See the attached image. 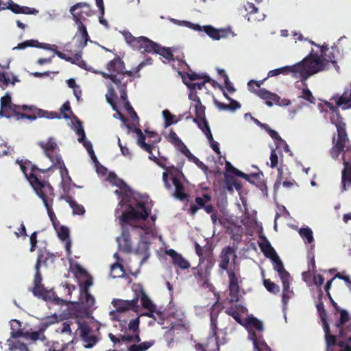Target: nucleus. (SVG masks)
Wrapping results in <instances>:
<instances>
[{
    "label": "nucleus",
    "mask_w": 351,
    "mask_h": 351,
    "mask_svg": "<svg viewBox=\"0 0 351 351\" xmlns=\"http://www.w3.org/2000/svg\"><path fill=\"white\" fill-rule=\"evenodd\" d=\"M263 128H264L269 135L271 136V138L274 141L276 145L277 146H280L281 144H285L287 147H288V145L285 143V141L279 136L278 133L270 128V127L268 125H263Z\"/></svg>",
    "instance_id": "nucleus-44"
},
{
    "label": "nucleus",
    "mask_w": 351,
    "mask_h": 351,
    "mask_svg": "<svg viewBox=\"0 0 351 351\" xmlns=\"http://www.w3.org/2000/svg\"><path fill=\"white\" fill-rule=\"evenodd\" d=\"M140 295L141 302L143 308H156V305L153 303V302L150 300V298L148 297V295L145 293V292L143 290H141Z\"/></svg>",
    "instance_id": "nucleus-46"
},
{
    "label": "nucleus",
    "mask_w": 351,
    "mask_h": 351,
    "mask_svg": "<svg viewBox=\"0 0 351 351\" xmlns=\"http://www.w3.org/2000/svg\"><path fill=\"white\" fill-rule=\"evenodd\" d=\"M162 116L165 119V128H168L178 121V120L176 119L175 115L171 114L168 110L162 111Z\"/></svg>",
    "instance_id": "nucleus-54"
},
{
    "label": "nucleus",
    "mask_w": 351,
    "mask_h": 351,
    "mask_svg": "<svg viewBox=\"0 0 351 351\" xmlns=\"http://www.w3.org/2000/svg\"><path fill=\"white\" fill-rule=\"evenodd\" d=\"M75 16L76 18V22L75 23L77 27L75 37H81L80 43V45L84 47L87 45V42L89 40L90 38L87 32L86 27L84 24V22L81 21L80 17H79L78 16Z\"/></svg>",
    "instance_id": "nucleus-26"
},
{
    "label": "nucleus",
    "mask_w": 351,
    "mask_h": 351,
    "mask_svg": "<svg viewBox=\"0 0 351 351\" xmlns=\"http://www.w3.org/2000/svg\"><path fill=\"white\" fill-rule=\"evenodd\" d=\"M332 99H335V103L338 106L350 103L351 101V88L350 89H346L341 96L333 97Z\"/></svg>",
    "instance_id": "nucleus-45"
},
{
    "label": "nucleus",
    "mask_w": 351,
    "mask_h": 351,
    "mask_svg": "<svg viewBox=\"0 0 351 351\" xmlns=\"http://www.w3.org/2000/svg\"><path fill=\"white\" fill-rule=\"evenodd\" d=\"M213 102L215 106L219 110H230L232 112L235 111L237 109H239L241 108V104L234 99H231L230 101L229 104H226L224 103L220 102L215 98L213 99Z\"/></svg>",
    "instance_id": "nucleus-32"
},
{
    "label": "nucleus",
    "mask_w": 351,
    "mask_h": 351,
    "mask_svg": "<svg viewBox=\"0 0 351 351\" xmlns=\"http://www.w3.org/2000/svg\"><path fill=\"white\" fill-rule=\"evenodd\" d=\"M40 43L38 40H28L25 42L21 43L18 44V45L13 48V50L14 49H24L26 47H40L39 46Z\"/></svg>",
    "instance_id": "nucleus-63"
},
{
    "label": "nucleus",
    "mask_w": 351,
    "mask_h": 351,
    "mask_svg": "<svg viewBox=\"0 0 351 351\" xmlns=\"http://www.w3.org/2000/svg\"><path fill=\"white\" fill-rule=\"evenodd\" d=\"M154 53L159 54L168 62L174 60V56L171 48L162 47L160 44H158V47L156 48Z\"/></svg>",
    "instance_id": "nucleus-40"
},
{
    "label": "nucleus",
    "mask_w": 351,
    "mask_h": 351,
    "mask_svg": "<svg viewBox=\"0 0 351 351\" xmlns=\"http://www.w3.org/2000/svg\"><path fill=\"white\" fill-rule=\"evenodd\" d=\"M263 285L269 292L274 294L278 293L280 291L278 285L271 282L269 279H264Z\"/></svg>",
    "instance_id": "nucleus-59"
},
{
    "label": "nucleus",
    "mask_w": 351,
    "mask_h": 351,
    "mask_svg": "<svg viewBox=\"0 0 351 351\" xmlns=\"http://www.w3.org/2000/svg\"><path fill=\"white\" fill-rule=\"evenodd\" d=\"M204 32L212 39L219 40L225 38L232 34L230 28L217 29L211 25L205 27Z\"/></svg>",
    "instance_id": "nucleus-18"
},
{
    "label": "nucleus",
    "mask_w": 351,
    "mask_h": 351,
    "mask_svg": "<svg viewBox=\"0 0 351 351\" xmlns=\"http://www.w3.org/2000/svg\"><path fill=\"white\" fill-rule=\"evenodd\" d=\"M299 234L304 240H306V242L308 243H311L314 241L313 231L308 227L300 228Z\"/></svg>",
    "instance_id": "nucleus-51"
},
{
    "label": "nucleus",
    "mask_w": 351,
    "mask_h": 351,
    "mask_svg": "<svg viewBox=\"0 0 351 351\" xmlns=\"http://www.w3.org/2000/svg\"><path fill=\"white\" fill-rule=\"evenodd\" d=\"M172 183L175 187L174 196L180 199L184 200L187 197L188 195L184 192V187L181 181L176 176H173L172 178Z\"/></svg>",
    "instance_id": "nucleus-30"
},
{
    "label": "nucleus",
    "mask_w": 351,
    "mask_h": 351,
    "mask_svg": "<svg viewBox=\"0 0 351 351\" xmlns=\"http://www.w3.org/2000/svg\"><path fill=\"white\" fill-rule=\"evenodd\" d=\"M228 290L230 295V298H228L229 302L230 303L238 302L239 300V285H229Z\"/></svg>",
    "instance_id": "nucleus-48"
},
{
    "label": "nucleus",
    "mask_w": 351,
    "mask_h": 351,
    "mask_svg": "<svg viewBox=\"0 0 351 351\" xmlns=\"http://www.w3.org/2000/svg\"><path fill=\"white\" fill-rule=\"evenodd\" d=\"M53 51L56 55H57L60 58L63 59L66 61L70 62L73 64H76L77 61L80 60L82 58V53L77 52L75 54L74 57L67 56L65 53L58 51L57 48L53 47V49H50Z\"/></svg>",
    "instance_id": "nucleus-43"
},
{
    "label": "nucleus",
    "mask_w": 351,
    "mask_h": 351,
    "mask_svg": "<svg viewBox=\"0 0 351 351\" xmlns=\"http://www.w3.org/2000/svg\"><path fill=\"white\" fill-rule=\"evenodd\" d=\"M202 80H203V81L202 82H187L186 77H183L184 83L191 90H196V89L201 90L205 86L206 83L210 82L211 80L210 77L207 75H204V76L202 77Z\"/></svg>",
    "instance_id": "nucleus-42"
},
{
    "label": "nucleus",
    "mask_w": 351,
    "mask_h": 351,
    "mask_svg": "<svg viewBox=\"0 0 351 351\" xmlns=\"http://www.w3.org/2000/svg\"><path fill=\"white\" fill-rule=\"evenodd\" d=\"M245 10L247 12V14L250 15V16L252 18V19L258 21L261 19L263 14L259 16H253V15L258 14L259 11L258 8L256 7L254 3H247L245 5Z\"/></svg>",
    "instance_id": "nucleus-55"
},
{
    "label": "nucleus",
    "mask_w": 351,
    "mask_h": 351,
    "mask_svg": "<svg viewBox=\"0 0 351 351\" xmlns=\"http://www.w3.org/2000/svg\"><path fill=\"white\" fill-rule=\"evenodd\" d=\"M309 42L311 45L320 48L321 56L323 57L324 60H326V64H328L329 62H331L333 64H337V57L339 54V50L337 46H332L329 51L328 45L327 44L324 43L322 45H319L315 43L312 40H310Z\"/></svg>",
    "instance_id": "nucleus-14"
},
{
    "label": "nucleus",
    "mask_w": 351,
    "mask_h": 351,
    "mask_svg": "<svg viewBox=\"0 0 351 351\" xmlns=\"http://www.w3.org/2000/svg\"><path fill=\"white\" fill-rule=\"evenodd\" d=\"M122 35L131 47L142 53H154L156 48L158 47V43L154 42L147 37H135L128 30H124Z\"/></svg>",
    "instance_id": "nucleus-7"
},
{
    "label": "nucleus",
    "mask_w": 351,
    "mask_h": 351,
    "mask_svg": "<svg viewBox=\"0 0 351 351\" xmlns=\"http://www.w3.org/2000/svg\"><path fill=\"white\" fill-rule=\"evenodd\" d=\"M249 339L252 341L254 349L258 348L260 346V343L263 341L262 336L258 337L256 332L252 329H248Z\"/></svg>",
    "instance_id": "nucleus-58"
},
{
    "label": "nucleus",
    "mask_w": 351,
    "mask_h": 351,
    "mask_svg": "<svg viewBox=\"0 0 351 351\" xmlns=\"http://www.w3.org/2000/svg\"><path fill=\"white\" fill-rule=\"evenodd\" d=\"M174 147L182 154H183L189 159H191L193 155L191 153L189 149L186 147L184 143L180 140Z\"/></svg>",
    "instance_id": "nucleus-62"
},
{
    "label": "nucleus",
    "mask_w": 351,
    "mask_h": 351,
    "mask_svg": "<svg viewBox=\"0 0 351 351\" xmlns=\"http://www.w3.org/2000/svg\"><path fill=\"white\" fill-rule=\"evenodd\" d=\"M146 137L145 134L143 133L141 135L138 136L137 144L140 146L143 150L146 151L149 154H152V150L154 149V145L151 144H148L145 143Z\"/></svg>",
    "instance_id": "nucleus-53"
},
{
    "label": "nucleus",
    "mask_w": 351,
    "mask_h": 351,
    "mask_svg": "<svg viewBox=\"0 0 351 351\" xmlns=\"http://www.w3.org/2000/svg\"><path fill=\"white\" fill-rule=\"evenodd\" d=\"M138 297L131 300L114 299L112 302V304L116 308L117 312L122 313L129 310H135V308L138 307Z\"/></svg>",
    "instance_id": "nucleus-16"
},
{
    "label": "nucleus",
    "mask_w": 351,
    "mask_h": 351,
    "mask_svg": "<svg viewBox=\"0 0 351 351\" xmlns=\"http://www.w3.org/2000/svg\"><path fill=\"white\" fill-rule=\"evenodd\" d=\"M39 298L43 299L45 301H53L54 304L58 305H64L67 303L66 300L58 298L53 291L47 289L45 291L43 295H40Z\"/></svg>",
    "instance_id": "nucleus-37"
},
{
    "label": "nucleus",
    "mask_w": 351,
    "mask_h": 351,
    "mask_svg": "<svg viewBox=\"0 0 351 351\" xmlns=\"http://www.w3.org/2000/svg\"><path fill=\"white\" fill-rule=\"evenodd\" d=\"M18 81L15 75H12V80L8 76V74L4 72H0V86L5 88L10 83L14 84Z\"/></svg>",
    "instance_id": "nucleus-50"
},
{
    "label": "nucleus",
    "mask_w": 351,
    "mask_h": 351,
    "mask_svg": "<svg viewBox=\"0 0 351 351\" xmlns=\"http://www.w3.org/2000/svg\"><path fill=\"white\" fill-rule=\"evenodd\" d=\"M119 250L129 254L132 252L131 237L129 232L123 230L121 235L117 239Z\"/></svg>",
    "instance_id": "nucleus-21"
},
{
    "label": "nucleus",
    "mask_w": 351,
    "mask_h": 351,
    "mask_svg": "<svg viewBox=\"0 0 351 351\" xmlns=\"http://www.w3.org/2000/svg\"><path fill=\"white\" fill-rule=\"evenodd\" d=\"M335 332L336 333L334 335L335 343L331 345L330 347L337 345L340 348L339 351H351V336H349L350 333L348 334L346 337L342 338L339 336V332L337 331V328H335Z\"/></svg>",
    "instance_id": "nucleus-28"
},
{
    "label": "nucleus",
    "mask_w": 351,
    "mask_h": 351,
    "mask_svg": "<svg viewBox=\"0 0 351 351\" xmlns=\"http://www.w3.org/2000/svg\"><path fill=\"white\" fill-rule=\"evenodd\" d=\"M125 274L123 266L117 262L114 263L111 266L110 276L115 278L123 277Z\"/></svg>",
    "instance_id": "nucleus-47"
},
{
    "label": "nucleus",
    "mask_w": 351,
    "mask_h": 351,
    "mask_svg": "<svg viewBox=\"0 0 351 351\" xmlns=\"http://www.w3.org/2000/svg\"><path fill=\"white\" fill-rule=\"evenodd\" d=\"M300 65L298 64H296L293 66H286L281 68L278 69V74H287L289 73H300Z\"/></svg>",
    "instance_id": "nucleus-57"
},
{
    "label": "nucleus",
    "mask_w": 351,
    "mask_h": 351,
    "mask_svg": "<svg viewBox=\"0 0 351 351\" xmlns=\"http://www.w3.org/2000/svg\"><path fill=\"white\" fill-rule=\"evenodd\" d=\"M246 328L253 326L257 330L262 332L263 330V322L254 317H248L246 320Z\"/></svg>",
    "instance_id": "nucleus-52"
},
{
    "label": "nucleus",
    "mask_w": 351,
    "mask_h": 351,
    "mask_svg": "<svg viewBox=\"0 0 351 351\" xmlns=\"http://www.w3.org/2000/svg\"><path fill=\"white\" fill-rule=\"evenodd\" d=\"M225 339H219V337L208 336L207 339L206 348L208 351H219V346L225 343Z\"/></svg>",
    "instance_id": "nucleus-35"
},
{
    "label": "nucleus",
    "mask_w": 351,
    "mask_h": 351,
    "mask_svg": "<svg viewBox=\"0 0 351 351\" xmlns=\"http://www.w3.org/2000/svg\"><path fill=\"white\" fill-rule=\"evenodd\" d=\"M232 173H234L235 176L244 178L245 180L252 182L251 178L257 179L259 177V175L258 173H252L250 175H247L239 169L236 168H232Z\"/></svg>",
    "instance_id": "nucleus-61"
},
{
    "label": "nucleus",
    "mask_w": 351,
    "mask_h": 351,
    "mask_svg": "<svg viewBox=\"0 0 351 351\" xmlns=\"http://www.w3.org/2000/svg\"><path fill=\"white\" fill-rule=\"evenodd\" d=\"M136 208L138 209L130 206V210L128 212H123L121 214L119 219L122 226L129 223L132 220H145L148 218L149 213L147 210L143 202H137Z\"/></svg>",
    "instance_id": "nucleus-8"
},
{
    "label": "nucleus",
    "mask_w": 351,
    "mask_h": 351,
    "mask_svg": "<svg viewBox=\"0 0 351 351\" xmlns=\"http://www.w3.org/2000/svg\"><path fill=\"white\" fill-rule=\"evenodd\" d=\"M298 64L300 66V73L307 74V75H312L322 71L327 66L326 60L321 55L319 56L317 53H313V50Z\"/></svg>",
    "instance_id": "nucleus-6"
},
{
    "label": "nucleus",
    "mask_w": 351,
    "mask_h": 351,
    "mask_svg": "<svg viewBox=\"0 0 351 351\" xmlns=\"http://www.w3.org/2000/svg\"><path fill=\"white\" fill-rule=\"evenodd\" d=\"M149 244V242L144 239H141L134 250V253L136 254L143 256V258L141 261V263L145 262L150 256Z\"/></svg>",
    "instance_id": "nucleus-29"
},
{
    "label": "nucleus",
    "mask_w": 351,
    "mask_h": 351,
    "mask_svg": "<svg viewBox=\"0 0 351 351\" xmlns=\"http://www.w3.org/2000/svg\"><path fill=\"white\" fill-rule=\"evenodd\" d=\"M50 257H52V254L50 252L47 251L45 249H39L38 251L35 269L40 267L42 264H46Z\"/></svg>",
    "instance_id": "nucleus-41"
},
{
    "label": "nucleus",
    "mask_w": 351,
    "mask_h": 351,
    "mask_svg": "<svg viewBox=\"0 0 351 351\" xmlns=\"http://www.w3.org/2000/svg\"><path fill=\"white\" fill-rule=\"evenodd\" d=\"M108 92L106 94V99L107 102L111 106L112 108L117 112L119 115V119L123 123L127 121L125 117L119 110L115 101L117 98V95L114 90V87L112 84H107Z\"/></svg>",
    "instance_id": "nucleus-17"
},
{
    "label": "nucleus",
    "mask_w": 351,
    "mask_h": 351,
    "mask_svg": "<svg viewBox=\"0 0 351 351\" xmlns=\"http://www.w3.org/2000/svg\"><path fill=\"white\" fill-rule=\"evenodd\" d=\"M77 323L78 324L77 330L79 331L81 339L84 342V348H93L97 343L99 338L93 333L91 327L86 322H81L77 319Z\"/></svg>",
    "instance_id": "nucleus-10"
},
{
    "label": "nucleus",
    "mask_w": 351,
    "mask_h": 351,
    "mask_svg": "<svg viewBox=\"0 0 351 351\" xmlns=\"http://www.w3.org/2000/svg\"><path fill=\"white\" fill-rule=\"evenodd\" d=\"M233 254V261L237 258V255L234 254V250L231 246H227L224 247L220 254V263L219 267L224 271H228V265L230 263V256Z\"/></svg>",
    "instance_id": "nucleus-24"
},
{
    "label": "nucleus",
    "mask_w": 351,
    "mask_h": 351,
    "mask_svg": "<svg viewBox=\"0 0 351 351\" xmlns=\"http://www.w3.org/2000/svg\"><path fill=\"white\" fill-rule=\"evenodd\" d=\"M27 108L29 110L32 109V108L27 107V105L18 106L14 104L8 105L5 108H1L0 117H4L6 118L16 117L17 119H27L30 121H34V119L36 117L34 114H29L27 113L21 112V110H26Z\"/></svg>",
    "instance_id": "nucleus-11"
},
{
    "label": "nucleus",
    "mask_w": 351,
    "mask_h": 351,
    "mask_svg": "<svg viewBox=\"0 0 351 351\" xmlns=\"http://www.w3.org/2000/svg\"><path fill=\"white\" fill-rule=\"evenodd\" d=\"M329 300L333 307L332 313L336 318L335 328H337L340 337L345 338L351 332V317L346 310L340 308L332 298H329Z\"/></svg>",
    "instance_id": "nucleus-5"
},
{
    "label": "nucleus",
    "mask_w": 351,
    "mask_h": 351,
    "mask_svg": "<svg viewBox=\"0 0 351 351\" xmlns=\"http://www.w3.org/2000/svg\"><path fill=\"white\" fill-rule=\"evenodd\" d=\"M342 156L344 168L342 171L341 184L342 191L347 190V186H351V144L350 141L346 144Z\"/></svg>",
    "instance_id": "nucleus-9"
},
{
    "label": "nucleus",
    "mask_w": 351,
    "mask_h": 351,
    "mask_svg": "<svg viewBox=\"0 0 351 351\" xmlns=\"http://www.w3.org/2000/svg\"><path fill=\"white\" fill-rule=\"evenodd\" d=\"M218 308L217 302L214 304L210 308V333L209 336L218 337L217 332L219 331L217 326V318L220 312Z\"/></svg>",
    "instance_id": "nucleus-23"
},
{
    "label": "nucleus",
    "mask_w": 351,
    "mask_h": 351,
    "mask_svg": "<svg viewBox=\"0 0 351 351\" xmlns=\"http://www.w3.org/2000/svg\"><path fill=\"white\" fill-rule=\"evenodd\" d=\"M64 199L72 208L73 215H82L85 213L84 207L81 204H78L71 196L66 195Z\"/></svg>",
    "instance_id": "nucleus-38"
},
{
    "label": "nucleus",
    "mask_w": 351,
    "mask_h": 351,
    "mask_svg": "<svg viewBox=\"0 0 351 351\" xmlns=\"http://www.w3.org/2000/svg\"><path fill=\"white\" fill-rule=\"evenodd\" d=\"M69 12L72 15L75 22H76L75 16L80 17L81 21L84 22L86 20V17L91 16L93 14L90 5L86 2L75 3L70 8Z\"/></svg>",
    "instance_id": "nucleus-12"
},
{
    "label": "nucleus",
    "mask_w": 351,
    "mask_h": 351,
    "mask_svg": "<svg viewBox=\"0 0 351 351\" xmlns=\"http://www.w3.org/2000/svg\"><path fill=\"white\" fill-rule=\"evenodd\" d=\"M289 278L281 280L282 283V302L284 305H287L290 298L294 295V292L290 289Z\"/></svg>",
    "instance_id": "nucleus-33"
},
{
    "label": "nucleus",
    "mask_w": 351,
    "mask_h": 351,
    "mask_svg": "<svg viewBox=\"0 0 351 351\" xmlns=\"http://www.w3.org/2000/svg\"><path fill=\"white\" fill-rule=\"evenodd\" d=\"M299 97L305 99L311 104H315L316 99L307 87L302 89Z\"/></svg>",
    "instance_id": "nucleus-56"
},
{
    "label": "nucleus",
    "mask_w": 351,
    "mask_h": 351,
    "mask_svg": "<svg viewBox=\"0 0 351 351\" xmlns=\"http://www.w3.org/2000/svg\"><path fill=\"white\" fill-rule=\"evenodd\" d=\"M165 253L171 258L173 263L178 267L182 269H186L191 267L189 262L181 254L178 253L174 250H167Z\"/></svg>",
    "instance_id": "nucleus-22"
},
{
    "label": "nucleus",
    "mask_w": 351,
    "mask_h": 351,
    "mask_svg": "<svg viewBox=\"0 0 351 351\" xmlns=\"http://www.w3.org/2000/svg\"><path fill=\"white\" fill-rule=\"evenodd\" d=\"M53 227L58 233V238L60 240L66 241L69 239V230L67 227L61 226L60 223Z\"/></svg>",
    "instance_id": "nucleus-49"
},
{
    "label": "nucleus",
    "mask_w": 351,
    "mask_h": 351,
    "mask_svg": "<svg viewBox=\"0 0 351 351\" xmlns=\"http://www.w3.org/2000/svg\"><path fill=\"white\" fill-rule=\"evenodd\" d=\"M259 247L261 250V252L267 258L271 259L272 258L278 255L274 248L271 246V243L266 239L265 241L259 244Z\"/></svg>",
    "instance_id": "nucleus-36"
},
{
    "label": "nucleus",
    "mask_w": 351,
    "mask_h": 351,
    "mask_svg": "<svg viewBox=\"0 0 351 351\" xmlns=\"http://www.w3.org/2000/svg\"><path fill=\"white\" fill-rule=\"evenodd\" d=\"M326 106L331 110L332 116L330 122L337 128V138L335 141V136L332 138L333 146L330 149V154L332 158L337 160L341 152L343 150L346 144L349 142V138L346 132V125L343 121V117L340 115L338 106H334L331 103L326 101Z\"/></svg>",
    "instance_id": "nucleus-2"
},
{
    "label": "nucleus",
    "mask_w": 351,
    "mask_h": 351,
    "mask_svg": "<svg viewBox=\"0 0 351 351\" xmlns=\"http://www.w3.org/2000/svg\"><path fill=\"white\" fill-rule=\"evenodd\" d=\"M123 69H125L123 60L120 57L117 56L106 64V69L109 73H100L104 78L110 80L106 85L112 84L114 87V90L117 89L123 92V96L122 97L125 96L124 88L127 87L129 81L128 80H125L124 76H123Z\"/></svg>",
    "instance_id": "nucleus-4"
},
{
    "label": "nucleus",
    "mask_w": 351,
    "mask_h": 351,
    "mask_svg": "<svg viewBox=\"0 0 351 351\" xmlns=\"http://www.w3.org/2000/svg\"><path fill=\"white\" fill-rule=\"evenodd\" d=\"M29 182L36 194L42 199L49 217L53 226H56L60 222L52 209L53 197L55 195L53 187L49 182L40 180L38 176H34L33 174L29 176Z\"/></svg>",
    "instance_id": "nucleus-3"
},
{
    "label": "nucleus",
    "mask_w": 351,
    "mask_h": 351,
    "mask_svg": "<svg viewBox=\"0 0 351 351\" xmlns=\"http://www.w3.org/2000/svg\"><path fill=\"white\" fill-rule=\"evenodd\" d=\"M7 344L8 349L6 351H14L15 350H19V351H29L27 345L18 340L8 339L7 340Z\"/></svg>",
    "instance_id": "nucleus-39"
},
{
    "label": "nucleus",
    "mask_w": 351,
    "mask_h": 351,
    "mask_svg": "<svg viewBox=\"0 0 351 351\" xmlns=\"http://www.w3.org/2000/svg\"><path fill=\"white\" fill-rule=\"evenodd\" d=\"M271 260L274 265V269L278 273L281 280L290 278L289 273L285 269L283 263L278 255L272 258Z\"/></svg>",
    "instance_id": "nucleus-31"
},
{
    "label": "nucleus",
    "mask_w": 351,
    "mask_h": 351,
    "mask_svg": "<svg viewBox=\"0 0 351 351\" xmlns=\"http://www.w3.org/2000/svg\"><path fill=\"white\" fill-rule=\"evenodd\" d=\"M260 98L265 101L267 106L271 107L274 104L280 106V97L276 93H272L265 88H259L257 90H252Z\"/></svg>",
    "instance_id": "nucleus-19"
},
{
    "label": "nucleus",
    "mask_w": 351,
    "mask_h": 351,
    "mask_svg": "<svg viewBox=\"0 0 351 351\" xmlns=\"http://www.w3.org/2000/svg\"><path fill=\"white\" fill-rule=\"evenodd\" d=\"M195 249L197 255L199 256V265L206 261V271L209 270L213 265V252L210 247L206 245L202 247L197 243L195 244Z\"/></svg>",
    "instance_id": "nucleus-13"
},
{
    "label": "nucleus",
    "mask_w": 351,
    "mask_h": 351,
    "mask_svg": "<svg viewBox=\"0 0 351 351\" xmlns=\"http://www.w3.org/2000/svg\"><path fill=\"white\" fill-rule=\"evenodd\" d=\"M38 145L43 149L45 156L49 158L53 163L52 165L46 169H39L36 165H33L30 161L17 160L21 171L25 175L27 180L29 181V176L33 174L37 176L36 173H46L52 171L53 169H60L62 176L65 172L68 173L67 169L65 167L64 161L59 152L58 146L56 140L53 137H50L47 141H39Z\"/></svg>",
    "instance_id": "nucleus-1"
},
{
    "label": "nucleus",
    "mask_w": 351,
    "mask_h": 351,
    "mask_svg": "<svg viewBox=\"0 0 351 351\" xmlns=\"http://www.w3.org/2000/svg\"><path fill=\"white\" fill-rule=\"evenodd\" d=\"M317 313L322 322V326L324 331V336L326 343V350L329 351V348L331 345L335 343V337H334V335L331 334L330 326L327 321V312L326 309L318 311Z\"/></svg>",
    "instance_id": "nucleus-15"
},
{
    "label": "nucleus",
    "mask_w": 351,
    "mask_h": 351,
    "mask_svg": "<svg viewBox=\"0 0 351 351\" xmlns=\"http://www.w3.org/2000/svg\"><path fill=\"white\" fill-rule=\"evenodd\" d=\"M225 313L232 317L233 319L237 322L239 323V324L241 325H243V322H242V319H241V314L239 313V312H238L237 310H235V308L234 307H230V308H227L226 311H225Z\"/></svg>",
    "instance_id": "nucleus-64"
},
{
    "label": "nucleus",
    "mask_w": 351,
    "mask_h": 351,
    "mask_svg": "<svg viewBox=\"0 0 351 351\" xmlns=\"http://www.w3.org/2000/svg\"><path fill=\"white\" fill-rule=\"evenodd\" d=\"M29 108H32V110H29V108L26 110H21L22 111H24V113H27L29 114H34L36 116V117L34 119L36 120L37 118H47L48 119H60V116L58 114V113L56 112H49L47 110H44L42 109L37 108L34 106H27Z\"/></svg>",
    "instance_id": "nucleus-20"
},
{
    "label": "nucleus",
    "mask_w": 351,
    "mask_h": 351,
    "mask_svg": "<svg viewBox=\"0 0 351 351\" xmlns=\"http://www.w3.org/2000/svg\"><path fill=\"white\" fill-rule=\"evenodd\" d=\"M195 117L193 119V121L196 123L198 128L203 133L206 132V127L210 128L208 121L206 118L205 110L199 106L195 107Z\"/></svg>",
    "instance_id": "nucleus-25"
},
{
    "label": "nucleus",
    "mask_w": 351,
    "mask_h": 351,
    "mask_svg": "<svg viewBox=\"0 0 351 351\" xmlns=\"http://www.w3.org/2000/svg\"><path fill=\"white\" fill-rule=\"evenodd\" d=\"M232 173H234L235 176L244 178L245 180L252 182L251 178L257 179L259 177V175L258 173H252L250 175H247L239 169L236 168H232Z\"/></svg>",
    "instance_id": "nucleus-60"
},
{
    "label": "nucleus",
    "mask_w": 351,
    "mask_h": 351,
    "mask_svg": "<svg viewBox=\"0 0 351 351\" xmlns=\"http://www.w3.org/2000/svg\"><path fill=\"white\" fill-rule=\"evenodd\" d=\"M8 3L7 9L11 10L14 14H36L38 12V11L35 8L21 6L12 0H9Z\"/></svg>",
    "instance_id": "nucleus-27"
},
{
    "label": "nucleus",
    "mask_w": 351,
    "mask_h": 351,
    "mask_svg": "<svg viewBox=\"0 0 351 351\" xmlns=\"http://www.w3.org/2000/svg\"><path fill=\"white\" fill-rule=\"evenodd\" d=\"M225 184L227 190L230 192L233 191L234 188L238 191L242 189L241 182L228 173H225Z\"/></svg>",
    "instance_id": "nucleus-34"
}]
</instances>
